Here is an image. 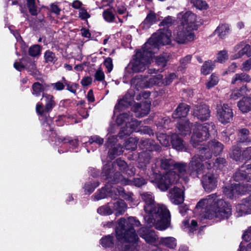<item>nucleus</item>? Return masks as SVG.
Returning <instances> with one entry per match:
<instances>
[{
    "label": "nucleus",
    "mask_w": 251,
    "mask_h": 251,
    "mask_svg": "<svg viewBox=\"0 0 251 251\" xmlns=\"http://www.w3.org/2000/svg\"><path fill=\"white\" fill-rule=\"evenodd\" d=\"M146 183V180L143 177L134 178L132 180H125V185H133L140 187Z\"/></svg>",
    "instance_id": "nucleus-41"
},
{
    "label": "nucleus",
    "mask_w": 251,
    "mask_h": 251,
    "mask_svg": "<svg viewBox=\"0 0 251 251\" xmlns=\"http://www.w3.org/2000/svg\"><path fill=\"white\" fill-rule=\"evenodd\" d=\"M99 185V182L98 181L93 182H89L85 184L84 188L85 191H87L89 194H91Z\"/></svg>",
    "instance_id": "nucleus-54"
},
{
    "label": "nucleus",
    "mask_w": 251,
    "mask_h": 251,
    "mask_svg": "<svg viewBox=\"0 0 251 251\" xmlns=\"http://www.w3.org/2000/svg\"><path fill=\"white\" fill-rule=\"evenodd\" d=\"M153 54L150 49H146L144 45L141 50L136 52L132 60L129 63L128 68L133 73L144 71L151 63Z\"/></svg>",
    "instance_id": "nucleus-5"
},
{
    "label": "nucleus",
    "mask_w": 251,
    "mask_h": 251,
    "mask_svg": "<svg viewBox=\"0 0 251 251\" xmlns=\"http://www.w3.org/2000/svg\"><path fill=\"white\" fill-rule=\"evenodd\" d=\"M229 25L227 24H223L219 25L215 32L220 38L223 39L229 32Z\"/></svg>",
    "instance_id": "nucleus-38"
},
{
    "label": "nucleus",
    "mask_w": 251,
    "mask_h": 251,
    "mask_svg": "<svg viewBox=\"0 0 251 251\" xmlns=\"http://www.w3.org/2000/svg\"><path fill=\"white\" fill-rule=\"evenodd\" d=\"M163 76L161 75H158L151 77L149 80V82L151 85H161L162 82Z\"/></svg>",
    "instance_id": "nucleus-56"
},
{
    "label": "nucleus",
    "mask_w": 251,
    "mask_h": 251,
    "mask_svg": "<svg viewBox=\"0 0 251 251\" xmlns=\"http://www.w3.org/2000/svg\"><path fill=\"white\" fill-rule=\"evenodd\" d=\"M107 191L105 187L102 188L101 189L99 190L94 196L95 199L97 201L102 199H104L107 197Z\"/></svg>",
    "instance_id": "nucleus-57"
},
{
    "label": "nucleus",
    "mask_w": 251,
    "mask_h": 251,
    "mask_svg": "<svg viewBox=\"0 0 251 251\" xmlns=\"http://www.w3.org/2000/svg\"><path fill=\"white\" fill-rule=\"evenodd\" d=\"M239 109L243 113L251 110V98L244 97L238 102Z\"/></svg>",
    "instance_id": "nucleus-31"
},
{
    "label": "nucleus",
    "mask_w": 251,
    "mask_h": 251,
    "mask_svg": "<svg viewBox=\"0 0 251 251\" xmlns=\"http://www.w3.org/2000/svg\"><path fill=\"white\" fill-rule=\"evenodd\" d=\"M242 90L243 89L241 88L240 89L233 90L230 96V99L235 100L242 96L243 95Z\"/></svg>",
    "instance_id": "nucleus-63"
},
{
    "label": "nucleus",
    "mask_w": 251,
    "mask_h": 251,
    "mask_svg": "<svg viewBox=\"0 0 251 251\" xmlns=\"http://www.w3.org/2000/svg\"><path fill=\"white\" fill-rule=\"evenodd\" d=\"M102 175L105 176V179L108 180V182L111 183L121 182L125 185V180H127V178H124L120 173L115 172L113 165L111 164V162H108L104 166Z\"/></svg>",
    "instance_id": "nucleus-11"
},
{
    "label": "nucleus",
    "mask_w": 251,
    "mask_h": 251,
    "mask_svg": "<svg viewBox=\"0 0 251 251\" xmlns=\"http://www.w3.org/2000/svg\"><path fill=\"white\" fill-rule=\"evenodd\" d=\"M241 149L236 145L232 147L229 152L230 157L233 160L237 161H239L241 158Z\"/></svg>",
    "instance_id": "nucleus-42"
},
{
    "label": "nucleus",
    "mask_w": 251,
    "mask_h": 251,
    "mask_svg": "<svg viewBox=\"0 0 251 251\" xmlns=\"http://www.w3.org/2000/svg\"><path fill=\"white\" fill-rule=\"evenodd\" d=\"M132 116L130 114V112L124 113L119 115L116 119V122L118 125H122L124 123L126 124L125 127L128 126V124L132 120Z\"/></svg>",
    "instance_id": "nucleus-36"
},
{
    "label": "nucleus",
    "mask_w": 251,
    "mask_h": 251,
    "mask_svg": "<svg viewBox=\"0 0 251 251\" xmlns=\"http://www.w3.org/2000/svg\"><path fill=\"white\" fill-rule=\"evenodd\" d=\"M139 235L149 244L155 243L157 237L154 230H149L146 228H141L138 231Z\"/></svg>",
    "instance_id": "nucleus-23"
},
{
    "label": "nucleus",
    "mask_w": 251,
    "mask_h": 251,
    "mask_svg": "<svg viewBox=\"0 0 251 251\" xmlns=\"http://www.w3.org/2000/svg\"><path fill=\"white\" fill-rule=\"evenodd\" d=\"M171 143L173 147L177 151H182L186 149L184 141L176 133L172 135Z\"/></svg>",
    "instance_id": "nucleus-29"
},
{
    "label": "nucleus",
    "mask_w": 251,
    "mask_h": 251,
    "mask_svg": "<svg viewBox=\"0 0 251 251\" xmlns=\"http://www.w3.org/2000/svg\"><path fill=\"white\" fill-rule=\"evenodd\" d=\"M173 171H168L164 175L156 174L154 181L157 184L159 189L165 191L170 185L177 182L179 177L187 181L189 176L188 168L186 163L183 162L175 163Z\"/></svg>",
    "instance_id": "nucleus-4"
},
{
    "label": "nucleus",
    "mask_w": 251,
    "mask_h": 251,
    "mask_svg": "<svg viewBox=\"0 0 251 251\" xmlns=\"http://www.w3.org/2000/svg\"><path fill=\"white\" fill-rule=\"evenodd\" d=\"M169 60V55L167 53H165L156 57L155 59V63L160 67V72L163 71L164 67L166 66V63Z\"/></svg>",
    "instance_id": "nucleus-40"
},
{
    "label": "nucleus",
    "mask_w": 251,
    "mask_h": 251,
    "mask_svg": "<svg viewBox=\"0 0 251 251\" xmlns=\"http://www.w3.org/2000/svg\"><path fill=\"white\" fill-rule=\"evenodd\" d=\"M219 81V78L217 76L214 74L211 75L209 80L206 83V87L209 89L216 85Z\"/></svg>",
    "instance_id": "nucleus-59"
},
{
    "label": "nucleus",
    "mask_w": 251,
    "mask_h": 251,
    "mask_svg": "<svg viewBox=\"0 0 251 251\" xmlns=\"http://www.w3.org/2000/svg\"><path fill=\"white\" fill-rule=\"evenodd\" d=\"M175 17L172 16H168L164 19V20L160 23V26H163L164 28H168V27L173 25L176 22Z\"/></svg>",
    "instance_id": "nucleus-49"
},
{
    "label": "nucleus",
    "mask_w": 251,
    "mask_h": 251,
    "mask_svg": "<svg viewBox=\"0 0 251 251\" xmlns=\"http://www.w3.org/2000/svg\"><path fill=\"white\" fill-rule=\"evenodd\" d=\"M214 67V65L212 61H205L201 67V72L202 74L206 75L210 73Z\"/></svg>",
    "instance_id": "nucleus-46"
},
{
    "label": "nucleus",
    "mask_w": 251,
    "mask_h": 251,
    "mask_svg": "<svg viewBox=\"0 0 251 251\" xmlns=\"http://www.w3.org/2000/svg\"><path fill=\"white\" fill-rule=\"evenodd\" d=\"M97 212L101 215H110L112 213V211L109 206L104 205L99 207Z\"/></svg>",
    "instance_id": "nucleus-60"
},
{
    "label": "nucleus",
    "mask_w": 251,
    "mask_h": 251,
    "mask_svg": "<svg viewBox=\"0 0 251 251\" xmlns=\"http://www.w3.org/2000/svg\"><path fill=\"white\" fill-rule=\"evenodd\" d=\"M215 130L213 123H205L203 125L197 124L195 126L191 139V143L195 148H198L200 143L209 138L210 132Z\"/></svg>",
    "instance_id": "nucleus-7"
},
{
    "label": "nucleus",
    "mask_w": 251,
    "mask_h": 251,
    "mask_svg": "<svg viewBox=\"0 0 251 251\" xmlns=\"http://www.w3.org/2000/svg\"><path fill=\"white\" fill-rule=\"evenodd\" d=\"M228 59V55L226 50H222L219 52L217 56L218 61L223 63Z\"/></svg>",
    "instance_id": "nucleus-62"
},
{
    "label": "nucleus",
    "mask_w": 251,
    "mask_h": 251,
    "mask_svg": "<svg viewBox=\"0 0 251 251\" xmlns=\"http://www.w3.org/2000/svg\"><path fill=\"white\" fill-rule=\"evenodd\" d=\"M196 207L201 208V212H205L203 217L206 219L216 218L221 220L227 219L231 215V205L223 199L218 198L216 194H211L201 200Z\"/></svg>",
    "instance_id": "nucleus-2"
},
{
    "label": "nucleus",
    "mask_w": 251,
    "mask_h": 251,
    "mask_svg": "<svg viewBox=\"0 0 251 251\" xmlns=\"http://www.w3.org/2000/svg\"><path fill=\"white\" fill-rule=\"evenodd\" d=\"M175 162L171 158L165 157H160L155 159V164L157 167H160L162 170L172 171L174 169Z\"/></svg>",
    "instance_id": "nucleus-22"
},
{
    "label": "nucleus",
    "mask_w": 251,
    "mask_h": 251,
    "mask_svg": "<svg viewBox=\"0 0 251 251\" xmlns=\"http://www.w3.org/2000/svg\"><path fill=\"white\" fill-rule=\"evenodd\" d=\"M138 140L136 138H129L125 143V148L126 150L134 151L137 148Z\"/></svg>",
    "instance_id": "nucleus-43"
},
{
    "label": "nucleus",
    "mask_w": 251,
    "mask_h": 251,
    "mask_svg": "<svg viewBox=\"0 0 251 251\" xmlns=\"http://www.w3.org/2000/svg\"><path fill=\"white\" fill-rule=\"evenodd\" d=\"M129 104V102L126 98H124L119 101L118 104L115 106V110H120L123 107L127 106Z\"/></svg>",
    "instance_id": "nucleus-61"
},
{
    "label": "nucleus",
    "mask_w": 251,
    "mask_h": 251,
    "mask_svg": "<svg viewBox=\"0 0 251 251\" xmlns=\"http://www.w3.org/2000/svg\"><path fill=\"white\" fill-rule=\"evenodd\" d=\"M251 163L248 165H244L241 166L238 171L236 172L233 178L235 181L239 182L241 185H245L246 187L248 186V188L251 191V184L248 183L251 180Z\"/></svg>",
    "instance_id": "nucleus-12"
},
{
    "label": "nucleus",
    "mask_w": 251,
    "mask_h": 251,
    "mask_svg": "<svg viewBox=\"0 0 251 251\" xmlns=\"http://www.w3.org/2000/svg\"><path fill=\"white\" fill-rule=\"evenodd\" d=\"M100 243L104 247H112L114 244V237L110 235L105 236L101 239Z\"/></svg>",
    "instance_id": "nucleus-44"
},
{
    "label": "nucleus",
    "mask_w": 251,
    "mask_h": 251,
    "mask_svg": "<svg viewBox=\"0 0 251 251\" xmlns=\"http://www.w3.org/2000/svg\"><path fill=\"white\" fill-rule=\"evenodd\" d=\"M210 110L205 104H197L193 106L192 114L195 117L201 121H205L210 117Z\"/></svg>",
    "instance_id": "nucleus-16"
},
{
    "label": "nucleus",
    "mask_w": 251,
    "mask_h": 251,
    "mask_svg": "<svg viewBox=\"0 0 251 251\" xmlns=\"http://www.w3.org/2000/svg\"><path fill=\"white\" fill-rule=\"evenodd\" d=\"M190 111V106L184 103L179 104L172 114L174 119H178L179 121L185 119Z\"/></svg>",
    "instance_id": "nucleus-21"
},
{
    "label": "nucleus",
    "mask_w": 251,
    "mask_h": 251,
    "mask_svg": "<svg viewBox=\"0 0 251 251\" xmlns=\"http://www.w3.org/2000/svg\"><path fill=\"white\" fill-rule=\"evenodd\" d=\"M111 9H107L103 12V17L107 22H113L115 19V15L112 12Z\"/></svg>",
    "instance_id": "nucleus-53"
},
{
    "label": "nucleus",
    "mask_w": 251,
    "mask_h": 251,
    "mask_svg": "<svg viewBox=\"0 0 251 251\" xmlns=\"http://www.w3.org/2000/svg\"><path fill=\"white\" fill-rule=\"evenodd\" d=\"M46 85H43L39 82L34 83L32 86V94L36 97L40 96L41 93H43L46 89Z\"/></svg>",
    "instance_id": "nucleus-37"
},
{
    "label": "nucleus",
    "mask_w": 251,
    "mask_h": 251,
    "mask_svg": "<svg viewBox=\"0 0 251 251\" xmlns=\"http://www.w3.org/2000/svg\"><path fill=\"white\" fill-rule=\"evenodd\" d=\"M251 78L250 76L245 73L235 74L232 78L231 83L235 84L239 83H248L250 82Z\"/></svg>",
    "instance_id": "nucleus-32"
},
{
    "label": "nucleus",
    "mask_w": 251,
    "mask_h": 251,
    "mask_svg": "<svg viewBox=\"0 0 251 251\" xmlns=\"http://www.w3.org/2000/svg\"><path fill=\"white\" fill-rule=\"evenodd\" d=\"M161 244L170 249H174L176 246V240L172 237H163L160 239Z\"/></svg>",
    "instance_id": "nucleus-39"
},
{
    "label": "nucleus",
    "mask_w": 251,
    "mask_h": 251,
    "mask_svg": "<svg viewBox=\"0 0 251 251\" xmlns=\"http://www.w3.org/2000/svg\"><path fill=\"white\" fill-rule=\"evenodd\" d=\"M146 78L147 77L145 75H137L131 80V84L136 89L143 88L145 86V80Z\"/></svg>",
    "instance_id": "nucleus-34"
},
{
    "label": "nucleus",
    "mask_w": 251,
    "mask_h": 251,
    "mask_svg": "<svg viewBox=\"0 0 251 251\" xmlns=\"http://www.w3.org/2000/svg\"><path fill=\"white\" fill-rule=\"evenodd\" d=\"M140 122L132 118V120L130 121L127 127H122L119 133L120 136L122 137L123 135H129L140 125Z\"/></svg>",
    "instance_id": "nucleus-27"
},
{
    "label": "nucleus",
    "mask_w": 251,
    "mask_h": 251,
    "mask_svg": "<svg viewBox=\"0 0 251 251\" xmlns=\"http://www.w3.org/2000/svg\"><path fill=\"white\" fill-rule=\"evenodd\" d=\"M168 196L170 201L175 204H180L184 201V192L177 186L169 189Z\"/></svg>",
    "instance_id": "nucleus-18"
},
{
    "label": "nucleus",
    "mask_w": 251,
    "mask_h": 251,
    "mask_svg": "<svg viewBox=\"0 0 251 251\" xmlns=\"http://www.w3.org/2000/svg\"><path fill=\"white\" fill-rule=\"evenodd\" d=\"M25 69L27 70L30 73L31 75H37V71L34 62L29 59L28 61L25 65Z\"/></svg>",
    "instance_id": "nucleus-50"
},
{
    "label": "nucleus",
    "mask_w": 251,
    "mask_h": 251,
    "mask_svg": "<svg viewBox=\"0 0 251 251\" xmlns=\"http://www.w3.org/2000/svg\"><path fill=\"white\" fill-rule=\"evenodd\" d=\"M41 47L39 45L31 46L28 50V54L32 57L38 56L41 54Z\"/></svg>",
    "instance_id": "nucleus-48"
},
{
    "label": "nucleus",
    "mask_w": 251,
    "mask_h": 251,
    "mask_svg": "<svg viewBox=\"0 0 251 251\" xmlns=\"http://www.w3.org/2000/svg\"><path fill=\"white\" fill-rule=\"evenodd\" d=\"M156 16L155 13L152 11H150L145 20L142 22L141 26L144 29H148L156 22Z\"/></svg>",
    "instance_id": "nucleus-33"
},
{
    "label": "nucleus",
    "mask_w": 251,
    "mask_h": 251,
    "mask_svg": "<svg viewBox=\"0 0 251 251\" xmlns=\"http://www.w3.org/2000/svg\"><path fill=\"white\" fill-rule=\"evenodd\" d=\"M224 149V145L217 140L208 142L206 144L201 145L198 147L200 153L203 155L204 158L209 160L212 154L217 155L220 154Z\"/></svg>",
    "instance_id": "nucleus-8"
},
{
    "label": "nucleus",
    "mask_w": 251,
    "mask_h": 251,
    "mask_svg": "<svg viewBox=\"0 0 251 251\" xmlns=\"http://www.w3.org/2000/svg\"><path fill=\"white\" fill-rule=\"evenodd\" d=\"M140 196L145 203L144 208L146 215L144 220L147 226L150 227L154 226L160 230L167 229L170 225L171 215L166 207L156 203L151 192H143Z\"/></svg>",
    "instance_id": "nucleus-1"
},
{
    "label": "nucleus",
    "mask_w": 251,
    "mask_h": 251,
    "mask_svg": "<svg viewBox=\"0 0 251 251\" xmlns=\"http://www.w3.org/2000/svg\"><path fill=\"white\" fill-rule=\"evenodd\" d=\"M217 116L221 123L227 124L232 120V110L227 104L220 103L217 106Z\"/></svg>",
    "instance_id": "nucleus-14"
},
{
    "label": "nucleus",
    "mask_w": 251,
    "mask_h": 251,
    "mask_svg": "<svg viewBox=\"0 0 251 251\" xmlns=\"http://www.w3.org/2000/svg\"><path fill=\"white\" fill-rule=\"evenodd\" d=\"M123 152V147L120 145H117L109 151V156L111 158L114 157L115 155H119Z\"/></svg>",
    "instance_id": "nucleus-52"
},
{
    "label": "nucleus",
    "mask_w": 251,
    "mask_h": 251,
    "mask_svg": "<svg viewBox=\"0 0 251 251\" xmlns=\"http://www.w3.org/2000/svg\"><path fill=\"white\" fill-rule=\"evenodd\" d=\"M191 125L188 120L184 119L178 121L177 128L179 133L184 136L189 135L191 133Z\"/></svg>",
    "instance_id": "nucleus-25"
},
{
    "label": "nucleus",
    "mask_w": 251,
    "mask_h": 251,
    "mask_svg": "<svg viewBox=\"0 0 251 251\" xmlns=\"http://www.w3.org/2000/svg\"><path fill=\"white\" fill-rule=\"evenodd\" d=\"M150 105L148 102L137 103L134 105V111L138 117H144L149 114Z\"/></svg>",
    "instance_id": "nucleus-24"
},
{
    "label": "nucleus",
    "mask_w": 251,
    "mask_h": 251,
    "mask_svg": "<svg viewBox=\"0 0 251 251\" xmlns=\"http://www.w3.org/2000/svg\"><path fill=\"white\" fill-rule=\"evenodd\" d=\"M201 181L204 190L210 192L217 186V175L213 171L208 172L202 176Z\"/></svg>",
    "instance_id": "nucleus-13"
},
{
    "label": "nucleus",
    "mask_w": 251,
    "mask_h": 251,
    "mask_svg": "<svg viewBox=\"0 0 251 251\" xmlns=\"http://www.w3.org/2000/svg\"><path fill=\"white\" fill-rule=\"evenodd\" d=\"M248 187V186L246 187L245 185H241L240 183L232 184L224 187L223 192L227 198L232 199L236 195L248 192L250 190Z\"/></svg>",
    "instance_id": "nucleus-17"
},
{
    "label": "nucleus",
    "mask_w": 251,
    "mask_h": 251,
    "mask_svg": "<svg viewBox=\"0 0 251 251\" xmlns=\"http://www.w3.org/2000/svg\"><path fill=\"white\" fill-rule=\"evenodd\" d=\"M157 140L160 143L164 146H167L169 144V139L168 136L163 133H159L156 135Z\"/></svg>",
    "instance_id": "nucleus-55"
},
{
    "label": "nucleus",
    "mask_w": 251,
    "mask_h": 251,
    "mask_svg": "<svg viewBox=\"0 0 251 251\" xmlns=\"http://www.w3.org/2000/svg\"><path fill=\"white\" fill-rule=\"evenodd\" d=\"M27 2L29 12L32 15H36L37 14V10L35 6V0H27Z\"/></svg>",
    "instance_id": "nucleus-58"
},
{
    "label": "nucleus",
    "mask_w": 251,
    "mask_h": 251,
    "mask_svg": "<svg viewBox=\"0 0 251 251\" xmlns=\"http://www.w3.org/2000/svg\"><path fill=\"white\" fill-rule=\"evenodd\" d=\"M140 147L142 150H145L150 151H156L159 152L161 151V147L156 144L153 140L150 139L142 140Z\"/></svg>",
    "instance_id": "nucleus-26"
},
{
    "label": "nucleus",
    "mask_w": 251,
    "mask_h": 251,
    "mask_svg": "<svg viewBox=\"0 0 251 251\" xmlns=\"http://www.w3.org/2000/svg\"><path fill=\"white\" fill-rule=\"evenodd\" d=\"M249 131L246 128L239 130V141L241 143L247 142L249 140Z\"/></svg>",
    "instance_id": "nucleus-47"
},
{
    "label": "nucleus",
    "mask_w": 251,
    "mask_h": 251,
    "mask_svg": "<svg viewBox=\"0 0 251 251\" xmlns=\"http://www.w3.org/2000/svg\"><path fill=\"white\" fill-rule=\"evenodd\" d=\"M171 35V31L168 28L160 29L154 33L144 44L145 48L150 49L152 52L155 53L159 50V45H164L170 43Z\"/></svg>",
    "instance_id": "nucleus-6"
},
{
    "label": "nucleus",
    "mask_w": 251,
    "mask_h": 251,
    "mask_svg": "<svg viewBox=\"0 0 251 251\" xmlns=\"http://www.w3.org/2000/svg\"><path fill=\"white\" fill-rule=\"evenodd\" d=\"M195 34L193 30L185 27L183 25H178L173 34V38L178 44H186L194 40Z\"/></svg>",
    "instance_id": "nucleus-10"
},
{
    "label": "nucleus",
    "mask_w": 251,
    "mask_h": 251,
    "mask_svg": "<svg viewBox=\"0 0 251 251\" xmlns=\"http://www.w3.org/2000/svg\"><path fill=\"white\" fill-rule=\"evenodd\" d=\"M42 98L45 101V108H43V105L41 103H37L36 106V112L41 116L43 115L45 113L50 112L55 105L53 96L43 93Z\"/></svg>",
    "instance_id": "nucleus-15"
},
{
    "label": "nucleus",
    "mask_w": 251,
    "mask_h": 251,
    "mask_svg": "<svg viewBox=\"0 0 251 251\" xmlns=\"http://www.w3.org/2000/svg\"><path fill=\"white\" fill-rule=\"evenodd\" d=\"M196 21V15L191 11H187L183 15L181 23L179 25H183L185 27L193 30Z\"/></svg>",
    "instance_id": "nucleus-20"
},
{
    "label": "nucleus",
    "mask_w": 251,
    "mask_h": 251,
    "mask_svg": "<svg viewBox=\"0 0 251 251\" xmlns=\"http://www.w3.org/2000/svg\"><path fill=\"white\" fill-rule=\"evenodd\" d=\"M190 3L197 9L200 10L206 9L208 6L203 0H190Z\"/></svg>",
    "instance_id": "nucleus-45"
},
{
    "label": "nucleus",
    "mask_w": 251,
    "mask_h": 251,
    "mask_svg": "<svg viewBox=\"0 0 251 251\" xmlns=\"http://www.w3.org/2000/svg\"><path fill=\"white\" fill-rule=\"evenodd\" d=\"M235 48L237 50H239L240 48L242 49L236 54L235 55V58H240L245 54L248 57L251 56V50L250 45L248 44L245 45L244 42H241L236 46Z\"/></svg>",
    "instance_id": "nucleus-30"
},
{
    "label": "nucleus",
    "mask_w": 251,
    "mask_h": 251,
    "mask_svg": "<svg viewBox=\"0 0 251 251\" xmlns=\"http://www.w3.org/2000/svg\"><path fill=\"white\" fill-rule=\"evenodd\" d=\"M44 58L46 62L48 63H54L57 59L55 53L50 50H47L45 52Z\"/></svg>",
    "instance_id": "nucleus-51"
},
{
    "label": "nucleus",
    "mask_w": 251,
    "mask_h": 251,
    "mask_svg": "<svg viewBox=\"0 0 251 251\" xmlns=\"http://www.w3.org/2000/svg\"><path fill=\"white\" fill-rule=\"evenodd\" d=\"M111 164L113 165V169H114V167L117 166L119 170L123 173H125L126 174L129 175H133L134 174L135 169L132 168L130 170L127 169V165L126 163L120 158H118L113 163H111Z\"/></svg>",
    "instance_id": "nucleus-28"
},
{
    "label": "nucleus",
    "mask_w": 251,
    "mask_h": 251,
    "mask_svg": "<svg viewBox=\"0 0 251 251\" xmlns=\"http://www.w3.org/2000/svg\"><path fill=\"white\" fill-rule=\"evenodd\" d=\"M242 156L246 160L251 159V147L247 148L243 151Z\"/></svg>",
    "instance_id": "nucleus-64"
},
{
    "label": "nucleus",
    "mask_w": 251,
    "mask_h": 251,
    "mask_svg": "<svg viewBox=\"0 0 251 251\" xmlns=\"http://www.w3.org/2000/svg\"><path fill=\"white\" fill-rule=\"evenodd\" d=\"M140 225V222L134 217H130L127 220L124 218L119 220L115 232L117 240L124 242L123 251H134L135 247L132 243H135L138 237L134 227Z\"/></svg>",
    "instance_id": "nucleus-3"
},
{
    "label": "nucleus",
    "mask_w": 251,
    "mask_h": 251,
    "mask_svg": "<svg viewBox=\"0 0 251 251\" xmlns=\"http://www.w3.org/2000/svg\"><path fill=\"white\" fill-rule=\"evenodd\" d=\"M236 211L240 216L251 213V195L243 199L237 205Z\"/></svg>",
    "instance_id": "nucleus-19"
},
{
    "label": "nucleus",
    "mask_w": 251,
    "mask_h": 251,
    "mask_svg": "<svg viewBox=\"0 0 251 251\" xmlns=\"http://www.w3.org/2000/svg\"><path fill=\"white\" fill-rule=\"evenodd\" d=\"M126 208V204L124 200H119L114 203L113 209L115 211V215L117 216L123 214Z\"/></svg>",
    "instance_id": "nucleus-35"
},
{
    "label": "nucleus",
    "mask_w": 251,
    "mask_h": 251,
    "mask_svg": "<svg viewBox=\"0 0 251 251\" xmlns=\"http://www.w3.org/2000/svg\"><path fill=\"white\" fill-rule=\"evenodd\" d=\"M208 159L204 158L203 155L201 153L194 155L188 165L189 176L193 178L199 177L204 169V163L202 162Z\"/></svg>",
    "instance_id": "nucleus-9"
}]
</instances>
